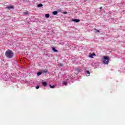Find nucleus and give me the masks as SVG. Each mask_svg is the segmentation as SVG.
I'll use <instances>...</instances> for the list:
<instances>
[{"mask_svg": "<svg viewBox=\"0 0 125 125\" xmlns=\"http://www.w3.org/2000/svg\"><path fill=\"white\" fill-rule=\"evenodd\" d=\"M5 55L7 58H9L10 59L13 57V55H14V53L11 50H7L5 53Z\"/></svg>", "mask_w": 125, "mask_h": 125, "instance_id": "1", "label": "nucleus"}, {"mask_svg": "<svg viewBox=\"0 0 125 125\" xmlns=\"http://www.w3.org/2000/svg\"><path fill=\"white\" fill-rule=\"evenodd\" d=\"M109 58L108 56H104L103 60L104 64H105L106 65H108L109 64Z\"/></svg>", "mask_w": 125, "mask_h": 125, "instance_id": "2", "label": "nucleus"}, {"mask_svg": "<svg viewBox=\"0 0 125 125\" xmlns=\"http://www.w3.org/2000/svg\"><path fill=\"white\" fill-rule=\"evenodd\" d=\"M72 21L73 22H76V23H78V22H80V20L79 19H73L72 20Z\"/></svg>", "mask_w": 125, "mask_h": 125, "instance_id": "3", "label": "nucleus"}, {"mask_svg": "<svg viewBox=\"0 0 125 125\" xmlns=\"http://www.w3.org/2000/svg\"><path fill=\"white\" fill-rule=\"evenodd\" d=\"M93 56H95V54L94 53L93 54H90L89 57L90 58H93Z\"/></svg>", "mask_w": 125, "mask_h": 125, "instance_id": "4", "label": "nucleus"}, {"mask_svg": "<svg viewBox=\"0 0 125 125\" xmlns=\"http://www.w3.org/2000/svg\"><path fill=\"white\" fill-rule=\"evenodd\" d=\"M52 14L53 15H57V14H58V12L57 11H55Z\"/></svg>", "mask_w": 125, "mask_h": 125, "instance_id": "5", "label": "nucleus"}, {"mask_svg": "<svg viewBox=\"0 0 125 125\" xmlns=\"http://www.w3.org/2000/svg\"><path fill=\"white\" fill-rule=\"evenodd\" d=\"M7 8L8 9H14V7H13V6H8V7H7Z\"/></svg>", "mask_w": 125, "mask_h": 125, "instance_id": "6", "label": "nucleus"}, {"mask_svg": "<svg viewBox=\"0 0 125 125\" xmlns=\"http://www.w3.org/2000/svg\"><path fill=\"white\" fill-rule=\"evenodd\" d=\"M42 84L43 86H46V85H47V83H46V82H42Z\"/></svg>", "mask_w": 125, "mask_h": 125, "instance_id": "7", "label": "nucleus"}, {"mask_svg": "<svg viewBox=\"0 0 125 125\" xmlns=\"http://www.w3.org/2000/svg\"><path fill=\"white\" fill-rule=\"evenodd\" d=\"M94 30L95 33H100V31L99 30H97L96 28H94Z\"/></svg>", "mask_w": 125, "mask_h": 125, "instance_id": "8", "label": "nucleus"}, {"mask_svg": "<svg viewBox=\"0 0 125 125\" xmlns=\"http://www.w3.org/2000/svg\"><path fill=\"white\" fill-rule=\"evenodd\" d=\"M52 50L54 51V52H58V50L56 49L54 47L52 48Z\"/></svg>", "mask_w": 125, "mask_h": 125, "instance_id": "9", "label": "nucleus"}, {"mask_svg": "<svg viewBox=\"0 0 125 125\" xmlns=\"http://www.w3.org/2000/svg\"><path fill=\"white\" fill-rule=\"evenodd\" d=\"M42 73L43 74H46V73H47V71L43 70L42 71Z\"/></svg>", "mask_w": 125, "mask_h": 125, "instance_id": "10", "label": "nucleus"}, {"mask_svg": "<svg viewBox=\"0 0 125 125\" xmlns=\"http://www.w3.org/2000/svg\"><path fill=\"white\" fill-rule=\"evenodd\" d=\"M45 17H46V18H49V14H46L45 15Z\"/></svg>", "mask_w": 125, "mask_h": 125, "instance_id": "11", "label": "nucleus"}, {"mask_svg": "<svg viewBox=\"0 0 125 125\" xmlns=\"http://www.w3.org/2000/svg\"><path fill=\"white\" fill-rule=\"evenodd\" d=\"M49 86H50V88H54V87H55V85H49Z\"/></svg>", "mask_w": 125, "mask_h": 125, "instance_id": "12", "label": "nucleus"}, {"mask_svg": "<svg viewBox=\"0 0 125 125\" xmlns=\"http://www.w3.org/2000/svg\"><path fill=\"white\" fill-rule=\"evenodd\" d=\"M42 72H39L37 73V76H41L42 75Z\"/></svg>", "mask_w": 125, "mask_h": 125, "instance_id": "13", "label": "nucleus"}, {"mask_svg": "<svg viewBox=\"0 0 125 125\" xmlns=\"http://www.w3.org/2000/svg\"><path fill=\"white\" fill-rule=\"evenodd\" d=\"M42 4H39L38 5V7H42Z\"/></svg>", "mask_w": 125, "mask_h": 125, "instance_id": "14", "label": "nucleus"}, {"mask_svg": "<svg viewBox=\"0 0 125 125\" xmlns=\"http://www.w3.org/2000/svg\"><path fill=\"white\" fill-rule=\"evenodd\" d=\"M28 12H24V13H23V14H24V15H27V14H28Z\"/></svg>", "mask_w": 125, "mask_h": 125, "instance_id": "15", "label": "nucleus"}, {"mask_svg": "<svg viewBox=\"0 0 125 125\" xmlns=\"http://www.w3.org/2000/svg\"><path fill=\"white\" fill-rule=\"evenodd\" d=\"M86 73L89 74L88 76H89V75H90V72H89V71H87Z\"/></svg>", "mask_w": 125, "mask_h": 125, "instance_id": "16", "label": "nucleus"}, {"mask_svg": "<svg viewBox=\"0 0 125 125\" xmlns=\"http://www.w3.org/2000/svg\"><path fill=\"white\" fill-rule=\"evenodd\" d=\"M36 89H39V88H40V86H39V85H37V86L36 87Z\"/></svg>", "mask_w": 125, "mask_h": 125, "instance_id": "17", "label": "nucleus"}, {"mask_svg": "<svg viewBox=\"0 0 125 125\" xmlns=\"http://www.w3.org/2000/svg\"><path fill=\"white\" fill-rule=\"evenodd\" d=\"M63 84H64V85H67V83L66 82H63Z\"/></svg>", "mask_w": 125, "mask_h": 125, "instance_id": "18", "label": "nucleus"}, {"mask_svg": "<svg viewBox=\"0 0 125 125\" xmlns=\"http://www.w3.org/2000/svg\"><path fill=\"white\" fill-rule=\"evenodd\" d=\"M67 12L66 11L63 12V14H67Z\"/></svg>", "mask_w": 125, "mask_h": 125, "instance_id": "19", "label": "nucleus"}, {"mask_svg": "<svg viewBox=\"0 0 125 125\" xmlns=\"http://www.w3.org/2000/svg\"><path fill=\"white\" fill-rule=\"evenodd\" d=\"M60 67H62V66H63V64L62 63L60 64Z\"/></svg>", "mask_w": 125, "mask_h": 125, "instance_id": "20", "label": "nucleus"}, {"mask_svg": "<svg viewBox=\"0 0 125 125\" xmlns=\"http://www.w3.org/2000/svg\"><path fill=\"white\" fill-rule=\"evenodd\" d=\"M100 9H102V7H100Z\"/></svg>", "mask_w": 125, "mask_h": 125, "instance_id": "21", "label": "nucleus"}]
</instances>
